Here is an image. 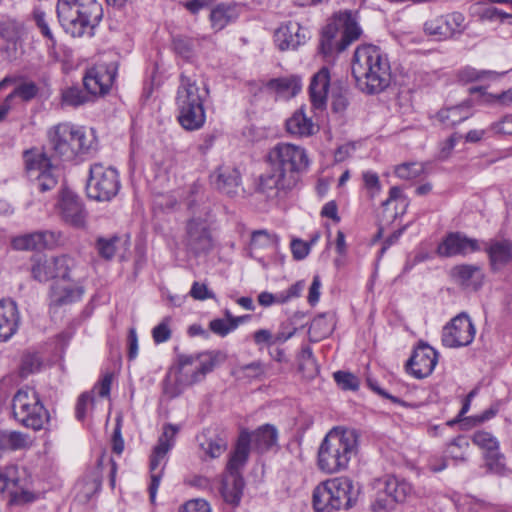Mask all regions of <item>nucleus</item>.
<instances>
[{
	"label": "nucleus",
	"instance_id": "f257e3e1",
	"mask_svg": "<svg viewBox=\"0 0 512 512\" xmlns=\"http://www.w3.org/2000/svg\"><path fill=\"white\" fill-rule=\"evenodd\" d=\"M263 165L266 169L258 180V196L275 201L296 186L297 173L308 167L309 160L304 148L282 142L269 149Z\"/></svg>",
	"mask_w": 512,
	"mask_h": 512
},
{
	"label": "nucleus",
	"instance_id": "f03ea898",
	"mask_svg": "<svg viewBox=\"0 0 512 512\" xmlns=\"http://www.w3.org/2000/svg\"><path fill=\"white\" fill-rule=\"evenodd\" d=\"M351 68L358 86L369 94L382 92L391 83L390 61L378 46H358L354 51Z\"/></svg>",
	"mask_w": 512,
	"mask_h": 512
},
{
	"label": "nucleus",
	"instance_id": "7ed1b4c3",
	"mask_svg": "<svg viewBox=\"0 0 512 512\" xmlns=\"http://www.w3.org/2000/svg\"><path fill=\"white\" fill-rule=\"evenodd\" d=\"M358 434L353 429L332 428L321 442L317 467L326 474H334L347 468L351 458L357 452Z\"/></svg>",
	"mask_w": 512,
	"mask_h": 512
},
{
	"label": "nucleus",
	"instance_id": "20e7f679",
	"mask_svg": "<svg viewBox=\"0 0 512 512\" xmlns=\"http://www.w3.org/2000/svg\"><path fill=\"white\" fill-rule=\"evenodd\" d=\"M57 15L72 37H92L103 18V8L96 0H58Z\"/></svg>",
	"mask_w": 512,
	"mask_h": 512
},
{
	"label": "nucleus",
	"instance_id": "39448f33",
	"mask_svg": "<svg viewBox=\"0 0 512 512\" xmlns=\"http://www.w3.org/2000/svg\"><path fill=\"white\" fill-rule=\"evenodd\" d=\"M209 95L206 85L200 87L196 81L184 74L180 76V85L176 95L178 121L187 131L199 130L206 121L204 102Z\"/></svg>",
	"mask_w": 512,
	"mask_h": 512
},
{
	"label": "nucleus",
	"instance_id": "423d86ee",
	"mask_svg": "<svg viewBox=\"0 0 512 512\" xmlns=\"http://www.w3.org/2000/svg\"><path fill=\"white\" fill-rule=\"evenodd\" d=\"M359 488L348 477H335L319 483L313 490L312 503L316 512H332L352 508Z\"/></svg>",
	"mask_w": 512,
	"mask_h": 512
},
{
	"label": "nucleus",
	"instance_id": "0eeeda50",
	"mask_svg": "<svg viewBox=\"0 0 512 512\" xmlns=\"http://www.w3.org/2000/svg\"><path fill=\"white\" fill-rule=\"evenodd\" d=\"M224 359L221 352H209L196 357L181 356L175 373V386H171L168 379L164 385V393L171 398L178 396L186 387L202 381Z\"/></svg>",
	"mask_w": 512,
	"mask_h": 512
},
{
	"label": "nucleus",
	"instance_id": "6e6552de",
	"mask_svg": "<svg viewBox=\"0 0 512 512\" xmlns=\"http://www.w3.org/2000/svg\"><path fill=\"white\" fill-rule=\"evenodd\" d=\"M48 139L54 153L65 160L89 151L95 141L92 132L87 134L83 127L69 122L59 123L50 128Z\"/></svg>",
	"mask_w": 512,
	"mask_h": 512
},
{
	"label": "nucleus",
	"instance_id": "1a4fd4ad",
	"mask_svg": "<svg viewBox=\"0 0 512 512\" xmlns=\"http://www.w3.org/2000/svg\"><path fill=\"white\" fill-rule=\"evenodd\" d=\"M362 35L355 15L350 11L340 12L328 23L321 35L320 50L323 55L330 56L344 51L352 42Z\"/></svg>",
	"mask_w": 512,
	"mask_h": 512
},
{
	"label": "nucleus",
	"instance_id": "9d476101",
	"mask_svg": "<svg viewBox=\"0 0 512 512\" xmlns=\"http://www.w3.org/2000/svg\"><path fill=\"white\" fill-rule=\"evenodd\" d=\"M250 434L241 431L236 447L226 465V472L222 479L221 494L225 502L237 505L240 502L244 481L241 470L244 468L250 452Z\"/></svg>",
	"mask_w": 512,
	"mask_h": 512
},
{
	"label": "nucleus",
	"instance_id": "9b49d317",
	"mask_svg": "<svg viewBox=\"0 0 512 512\" xmlns=\"http://www.w3.org/2000/svg\"><path fill=\"white\" fill-rule=\"evenodd\" d=\"M11 409L18 424L33 431L44 429L50 420L49 412L41 402L39 394L30 387L21 388L14 394Z\"/></svg>",
	"mask_w": 512,
	"mask_h": 512
},
{
	"label": "nucleus",
	"instance_id": "f8f14e48",
	"mask_svg": "<svg viewBox=\"0 0 512 512\" xmlns=\"http://www.w3.org/2000/svg\"><path fill=\"white\" fill-rule=\"evenodd\" d=\"M120 187L119 174L115 168L103 163H94L90 166L86 184L89 198L99 202L110 201L118 194Z\"/></svg>",
	"mask_w": 512,
	"mask_h": 512
},
{
	"label": "nucleus",
	"instance_id": "ddd939ff",
	"mask_svg": "<svg viewBox=\"0 0 512 512\" xmlns=\"http://www.w3.org/2000/svg\"><path fill=\"white\" fill-rule=\"evenodd\" d=\"M26 471L16 465L0 468V492L9 494V504L21 506L32 503L37 495L30 490Z\"/></svg>",
	"mask_w": 512,
	"mask_h": 512
},
{
	"label": "nucleus",
	"instance_id": "4468645a",
	"mask_svg": "<svg viewBox=\"0 0 512 512\" xmlns=\"http://www.w3.org/2000/svg\"><path fill=\"white\" fill-rule=\"evenodd\" d=\"M178 431L179 429L177 426L173 424H166L163 427V431L158 439L157 445L153 449L150 460L151 484L149 486V493L151 500H154L156 496L157 489L163 475L167 453L174 446L175 437Z\"/></svg>",
	"mask_w": 512,
	"mask_h": 512
},
{
	"label": "nucleus",
	"instance_id": "2eb2a0df",
	"mask_svg": "<svg viewBox=\"0 0 512 512\" xmlns=\"http://www.w3.org/2000/svg\"><path fill=\"white\" fill-rule=\"evenodd\" d=\"M25 162L29 177L35 181L41 192L49 191L57 185L56 168L45 153L26 152Z\"/></svg>",
	"mask_w": 512,
	"mask_h": 512
},
{
	"label": "nucleus",
	"instance_id": "dca6fc26",
	"mask_svg": "<svg viewBox=\"0 0 512 512\" xmlns=\"http://www.w3.org/2000/svg\"><path fill=\"white\" fill-rule=\"evenodd\" d=\"M476 328L466 313H460L442 329L441 341L447 348L468 346L474 340Z\"/></svg>",
	"mask_w": 512,
	"mask_h": 512
},
{
	"label": "nucleus",
	"instance_id": "f3484780",
	"mask_svg": "<svg viewBox=\"0 0 512 512\" xmlns=\"http://www.w3.org/2000/svg\"><path fill=\"white\" fill-rule=\"evenodd\" d=\"M465 17L459 12L439 15L426 20L423 24L425 35L438 41L453 38L465 29Z\"/></svg>",
	"mask_w": 512,
	"mask_h": 512
},
{
	"label": "nucleus",
	"instance_id": "a211bd4d",
	"mask_svg": "<svg viewBox=\"0 0 512 512\" xmlns=\"http://www.w3.org/2000/svg\"><path fill=\"white\" fill-rule=\"evenodd\" d=\"M56 209L66 223L78 228L85 225L87 213L82 200L74 192L67 189L62 190Z\"/></svg>",
	"mask_w": 512,
	"mask_h": 512
},
{
	"label": "nucleus",
	"instance_id": "6ab92c4d",
	"mask_svg": "<svg viewBox=\"0 0 512 512\" xmlns=\"http://www.w3.org/2000/svg\"><path fill=\"white\" fill-rule=\"evenodd\" d=\"M115 77L116 67L113 64H97L86 72L83 84L91 97L100 96L110 90Z\"/></svg>",
	"mask_w": 512,
	"mask_h": 512
},
{
	"label": "nucleus",
	"instance_id": "aec40b11",
	"mask_svg": "<svg viewBox=\"0 0 512 512\" xmlns=\"http://www.w3.org/2000/svg\"><path fill=\"white\" fill-rule=\"evenodd\" d=\"M438 362L437 351L425 343H420L407 361V372L415 378L429 376Z\"/></svg>",
	"mask_w": 512,
	"mask_h": 512
},
{
	"label": "nucleus",
	"instance_id": "412c9836",
	"mask_svg": "<svg viewBox=\"0 0 512 512\" xmlns=\"http://www.w3.org/2000/svg\"><path fill=\"white\" fill-rule=\"evenodd\" d=\"M185 245L194 255L208 252L213 245L207 223L200 218L188 221L186 227Z\"/></svg>",
	"mask_w": 512,
	"mask_h": 512
},
{
	"label": "nucleus",
	"instance_id": "4be33fe9",
	"mask_svg": "<svg viewBox=\"0 0 512 512\" xmlns=\"http://www.w3.org/2000/svg\"><path fill=\"white\" fill-rule=\"evenodd\" d=\"M307 38V29L295 21L282 24L274 33V42L281 51L297 49Z\"/></svg>",
	"mask_w": 512,
	"mask_h": 512
},
{
	"label": "nucleus",
	"instance_id": "5701e85b",
	"mask_svg": "<svg viewBox=\"0 0 512 512\" xmlns=\"http://www.w3.org/2000/svg\"><path fill=\"white\" fill-rule=\"evenodd\" d=\"M479 249L480 246L476 239L468 238L459 232H453L449 233L438 245L437 253L443 257L465 256Z\"/></svg>",
	"mask_w": 512,
	"mask_h": 512
},
{
	"label": "nucleus",
	"instance_id": "b1692460",
	"mask_svg": "<svg viewBox=\"0 0 512 512\" xmlns=\"http://www.w3.org/2000/svg\"><path fill=\"white\" fill-rule=\"evenodd\" d=\"M262 87L274 93L277 98L290 99L296 96L302 87L301 79L298 76L274 78L267 81L262 80Z\"/></svg>",
	"mask_w": 512,
	"mask_h": 512
},
{
	"label": "nucleus",
	"instance_id": "393cba45",
	"mask_svg": "<svg viewBox=\"0 0 512 512\" xmlns=\"http://www.w3.org/2000/svg\"><path fill=\"white\" fill-rule=\"evenodd\" d=\"M19 315L17 306L13 301H0V341L9 340L17 331Z\"/></svg>",
	"mask_w": 512,
	"mask_h": 512
},
{
	"label": "nucleus",
	"instance_id": "a878e982",
	"mask_svg": "<svg viewBox=\"0 0 512 512\" xmlns=\"http://www.w3.org/2000/svg\"><path fill=\"white\" fill-rule=\"evenodd\" d=\"M472 441L475 445L486 450V459L489 468L500 472L503 468V464L500 462L502 455H500L498 451L499 444L496 438L488 432L478 431L473 435Z\"/></svg>",
	"mask_w": 512,
	"mask_h": 512
},
{
	"label": "nucleus",
	"instance_id": "bb28decb",
	"mask_svg": "<svg viewBox=\"0 0 512 512\" xmlns=\"http://www.w3.org/2000/svg\"><path fill=\"white\" fill-rule=\"evenodd\" d=\"M330 74L327 68L320 69L313 77L309 86L312 106L315 109H323L326 106Z\"/></svg>",
	"mask_w": 512,
	"mask_h": 512
},
{
	"label": "nucleus",
	"instance_id": "cd10ccee",
	"mask_svg": "<svg viewBox=\"0 0 512 512\" xmlns=\"http://www.w3.org/2000/svg\"><path fill=\"white\" fill-rule=\"evenodd\" d=\"M294 332L295 329L289 332L278 331L272 334L269 330H258V344H265L271 357L280 362L284 357V351L279 346L290 339Z\"/></svg>",
	"mask_w": 512,
	"mask_h": 512
},
{
	"label": "nucleus",
	"instance_id": "c85d7f7f",
	"mask_svg": "<svg viewBox=\"0 0 512 512\" xmlns=\"http://www.w3.org/2000/svg\"><path fill=\"white\" fill-rule=\"evenodd\" d=\"M472 116L471 101H464L458 105L446 107L438 111L436 118L446 127H452Z\"/></svg>",
	"mask_w": 512,
	"mask_h": 512
},
{
	"label": "nucleus",
	"instance_id": "c756f323",
	"mask_svg": "<svg viewBox=\"0 0 512 512\" xmlns=\"http://www.w3.org/2000/svg\"><path fill=\"white\" fill-rule=\"evenodd\" d=\"M279 430L272 424L258 427V457L266 454H276L280 450Z\"/></svg>",
	"mask_w": 512,
	"mask_h": 512
},
{
	"label": "nucleus",
	"instance_id": "7c9ffc66",
	"mask_svg": "<svg viewBox=\"0 0 512 512\" xmlns=\"http://www.w3.org/2000/svg\"><path fill=\"white\" fill-rule=\"evenodd\" d=\"M455 282L465 287L477 289L482 284L483 273L479 266L462 264L454 266L450 272Z\"/></svg>",
	"mask_w": 512,
	"mask_h": 512
},
{
	"label": "nucleus",
	"instance_id": "2f4dec72",
	"mask_svg": "<svg viewBox=\"0 0 512 512\" xmlns=\"http://www.w3.org/2000/svg\"><path fill=\"white\" fill-rule=\"evenodd\" d=\"M287 132L300 137L313 135L317 131V126L313 120L308 117L301 108L293 113L286 121Z\"/></svg>",
	"mask_w": 512,
	"mask_h": 512
},
{
	"label": "nucleus",
	"instance_id": "473e14b6",
	"mask_svg": "<svg viewBox=\"0 0 512 512\" xmlns=\"http://www.w3.org/2000/svg\"><path fill=\"white\" fill-rule=\"evenodd\" d=\"M211 179L215 187L227 195L234 194L239 185V173L230 167H220L211 175Z\"/></svg>",
	"mask_w": 512,
	"mask_h": 512
},
{
	"label": "nucleus",
	"instance_id": "72a5a7b5",
	"mask_svg": "<svg viewBox=\"0 0 512 512\" xmlns=\"http://www.w3.org/2000/svg\"><path fill=\"white\" fill-rule=\"evenodd\" d=\"M380 484L387 492L393 503L403 502L412 493V486L404 479L395 476H385L380 479Z\"/></svg>",
	"mask_w": 512,
	"mask_h": 512
},
{
	"label": "nucleus",
	"instance_id": "f704fd0d",
	"mask_svg": "<svg viewBox=\"0 0 512 512\" xmlns=\"http://www.w3.org/2000/svg\"><path fill=\"white\" fill-rule=\"evenodd\" d=\"M238 15L235 5L219 4L210 13L211 26L214 30L220 31L229 23L235 21Z\"/></svg>",
	"mask_w": 512,
	"mask_h": 512
},
{
	"label": "nucleus",
	"instance_id": "c9c22d12",
	"mask_svg": "<svg viewBox=\"0 0 512 512\" xmlns=\"http://www.w3.org/2000/svg\"><path fill=\"white\" fill-rule=\"evenodd\" d=\"M83 292L81 287L71 284L60 285L56 283L51 289V300L56 305H65L79 300Z\"/></svg>",
	"mask_w": 512,
	"mask_h": 512
},
{
	"label": "nucleus",
	"instance_id": "e433bc0d",
	"mask_svg": "<svg viewBox=\"0 0 512 512\" xmlns=\"http://www.w3.org/2000/svg\"><path fill=\"white\" fill-rule=\"evenodd\" d=\"M31 274L38 282H47L54 279V270L51 257L46 255H34L31 258Z\"/></svg>",
	"mask_w": 512,
	"mask_h": 512
},
{
	"label": "nucleus",
	"instance_id": "4c0bfd02",
	"mask_svg": "<svg viewBox=\"0 0 512 512\" xmlns=\"http://www.w3.org/2000/svg\"><path fill=\"white\" fill-rule=\"evenodd\" d=\"M32 440L26 433L20 431H0V447L9 450H21L30 447Z\"/></svg>",
	"mask_w": 512,
	"mask_h": 512
},
{
	"label": "nucleus",
	"instance_id": "58836bf2",
	"mask_svg": "<svg viewBox=\"0 0 512 512\" xmlns=\"http://www.w3.org/2000/svg\"><path fill=\"white\" fill-rule=\"evenodd\" d=\"M225 316V319L217 318L213 319L209 323L210 330L222 337L236 329L239 324L244 323L251 318L249 315L233 317L228 310L225 311Z\"/></svg>",
	"mask_w": 512,
	"mask_h": 512
},
{
	"label": "nucleus",
	"instance_id": "ea45409f",
	"mask_svg": "<svg viewBox=\"0 0 512 512\" xmlns=\"http://www.w3.org/2000/svg\"><path fill=\"white\" fill-rule=\"evenodd\" d=\"M334 323L331 316L321 314L316 316L309 327V337L311 341L318 342L332 333Z\"/></svg>",
	"mask_w": 512,
	"mask_h": 512
},
{
	"label": "nucleus",
	"instance_id": "a19ab883",
	"mask_svg": "<svg viewBox=\"0 0 512 512\" xmlns=\"http://www.w3.org/2000/svg\"><path fill=\"white\" fill-rule=\"evenodd\" d=\"M488 254L492 266L495 269L499 268L509 262L511 259V244L508 241L493 242L488 248Z\"/></svg>",
	"mask_w": 512,
	"mask_h": 512
},
{
	"label": "nucleus",
	"instance_id": "79ce46f5",
	"mask_svg": "<svg viewBox=\"0 0 512 512\" xmlns=\"http://www.w3.org/2000/svg\"><path fill=\"white\" fill-rule=\"evenodd\" d=\"M92 100L91 95L86 91L84 92L78 86H71L64 88L61 91V105L78 107Z\"/></svg>",
	"mask_w": 512,
	"mask_h": 512
},
{
	"label": "nucleus",
	"instance_id": "37998d69",
	"mask_svg": "<svg viewBox=\"0 0 512 512\" xmlns=\"http://www.w3.org/2000/svg\"><path fill=\"white\" fill-rule=\"evenodd\" d=\"M54 270V278L62 280L70 279V271L76 267V260L66 254L51 256Z\"/></svg>",
	"mask_w": 512,
	"mask_h": 512
},
{
	"label": "nucleus",
	"instance_id": "c03bdc74",
	"mask_svg": "<svg viewBox=\"0 0 512 512\" xmlns=\"http://www.w3.org/2000/svg\"><path fill=\"white\" fill-rule=\"evenodd\" d=\"M200 445L206 455L210 458H217L226 451L228 440L224 435H215L206 439Z\"/></svg>",
	"mask_w": 512,
	"mask_h": 512
},
{
	"label": "nucleus",
	"instance_id": "a18cd8bd",
	"mask_svg": "<svg viewBox=\"0 0 512 512\" xmlns=\"http://www.w3.org/2000/svg\"><path fill=\"white\" fill-rule=\"evenodd\" d=\"M374 488L376 489V493L374 495V500L371 504V508L374 512H383L393 507L394 503L390 497V495L384 491L383 487L380 484V479H377L374 482Z\"/></svg>",
	"mask_w": 512,
	"mask_h": 512
},
{
	"label": "nucleus",
	"instance_id": "49530a36",
	"mask_svg": "<svg viewBox=\"0 0 512 512\" xmlns=\"http://www.w3.org/2000/svg\"><path fill=\"white\" fill-rule=\"evenodd\" d=\"M424 165L419 162H405L395 167V175L403 180H412L424 173Z\"/></svg>",
	"mask_w": 512,
	"mask_h": 512
},
{
	"label": "nucleus",
	"instance_id": "de8ad7c7",
	"mask_svg": "<svg viewBox=\"0 0 512 512\" xmlns=\"http://www.w3.org/2000/svg\"><path fill=\"white\" fill-rule=\"evenodd\" d=\"M11 244L15 250L19 251L40 249V241L37 231L14 237Z\"/></svg>",
	"mask_w": 512,
	"mask_h": 512
},
{
	"label": "nucleus",
	"instance_id": "09e8293b",
	"mask_svg": "<svg viewBox=\"0 0 512 512\" xmlns=\"http://www.w3.org/2000/svg\"><path fill=\"white\" fill-rule=\"evenodd\" d=\"M500 76L499 73L491 70H477L472 67L463 69L460 73V78L465 82H473L484 79L494 80Z\"/></svg>",
	"mask_w": 512,
	"mask_h": 512
},
{
	"label": "nucleus",
	"instance_id": "8fccbe9b",
	"mask_svg": "<svg viewBox=\"0 0 512 512\" xmlns=\"http://www.w3.org/2000/svg\"><path fill=\"white\" fill-rule=\"evenodd\" d=\"M41 359L36 353H25L22 356L19 372L21 377L25 378L28 375L39 371L41 367Z\"/></svg>",
	"mask_w": 512,
	"mask_h": 512
},
{
	"label": "nucleus",
	"instance_id": "3c124183",
	"mask_svg": "<svg viewBox=\"0 0 512 512\" xmlns=\"http://www.w3.org/2000/svg\"><path fill=\"white\" fill-rule=\"evenodd\" d=\"M173 48L184 59H190L194 55L195 43L192 38L176 36L173 39Z\"/></svg>",
	"mask_w": 512,
	"mask_h": 512
},
{
	"label": "nucleus",
	"instance_id": "603ef678",
	"mask_svg": "<svg viewBox=\"0 0 512 512\" xmlns=\"http://www.w3.org/2000/svg\"><path fill=\"white\" fill-rule=\"evenodd\" d=\"M38 92L37 86L32 82L23 83L17 86L13 92L7 95L6 100L10 103L14 97H20L24 101L33 99Z\"/></svg>",
	"mask_w": 512,
	"mask_h": 512
},
{
	"label": "nucleus",
	"instance_id": "864d4df0",
	"mask_svg": "<svg viewBox=\"0 0 512 512\" xmlns=\"http://www.w3.org/2000/svg\"><path fill=\"white\" fill-rule=\"evenodd\" d=\"M362 179L365 189L371 198L377 196L381 191V183L376 172L367 170L362 173Z\"/></svg>",
	"mask_w": 512,
	"mask_h": 512
},
{
	"label": "nucleus",
	"instance_id": "5fc2aeb1",
	"mask_svg": "<svg viewBox=\"0 0 512 512\" xmlns=\"http://www.w3.org/2000/svg\"><path fill=\"white\" fill-rule=\"evenodd\" d=\"M334 380L344 390H356L359 387L358 378L349 372L337 371L333 374Z\"/></svg>",
	"mask_w": 512,
	"mask_h": 512
},
{
	"label": "nucleus",
	"instance_id": "6e6d98bb",
	"mask_svg": "<svg viewBox=\"0 0 512 512\" xmlns=\"http://www.w3.org/2000/svg\"><path fill=\"white\" fill-rule=\"evenodd\" d=\"M171 319L169 317H165L157 326H155L152 330V337L155 343H163L170 339L171 337V329H170Z\"/></svg>",
	"mask_w": 512,
	"mask_h": 512
},
{
	"label": "nucleus",
	"instance_id": "4d7b16f0",
	"mask_svg": "<svg viewBox=\"0 0 512 512\" xmlns=\"http://www.w3.org/2000/svg\"><path fill=\"white\" fill-rule=\"evenodd\" d=\"M468 445L464 437H457L448 446L447 453L453 459L465 460L463 449H466Z\"/></svg>",
	"mask_w": 512,
	"mask_h": 512
},
{
	"label": "nucleus",
	"instance_id": "13d9d810",
	"mask_svg": "<svg viewBox=\"0 0 512 512\" xmlns=\"http://www.w3.org/2000/svg\"><path fill=\"white\" fill-rule=\"evenodd\" d=\"M118 241L117 237L112 239L100 238L97 241V249L99 254L105 259H111L116 252L115 243Z\"/></svg>",
	"mask_w": 512,
	"mask_h": 512
},
{
	"label": "nucleus",
	"instance_id": "bf43d9fd",
	"mask_svg": "<svg viewBox=\"0 0 512 512\" xmlns=\"http://www.w3.org/2000/svg\"><path fill=\"white\" fill-rule=\"evenodd\" d=\"M40 241V249L51 248L58 244L62 234L57 231H37Z\"/></svg>",
	"mask_w": 512,
	"mask_h": 512
},
{
	"label": "nucleus",
	"instance_id": "052dcab7",
	"mask_svg": "<svg viewBox=\"0 0 512 512\" xmlns=\"http://www.w3.org/2000/svg\"><path fill=\"white\" fill-rule=\"evenodd\" d=\"M179 512H211L210 505L203 499H193L187 501Z\"/></svg>",
	"mask_w": 512,
	"mask_h": 512
},
{
	"label": "nucleus",
	"instance_id": "680f3d73",
	"mask_svg": "<svg viewBox=\"0 0 512 512\" xmlns=\"http://www.w3.org/2000/svg\"><path fill=\"white\" fill-rule=\"evenodd\" d=\"M33 18L42 34L49 40H53V35L46 19V13L42 9L36 8L33 12Z\"/></svg>",
	"mask_w": 512,
	"mask_h": 512
},
{
	"label": "nucleus",
	"instance_id": "e2e57ef3",
	"mask_svg": "<svg viewBox=\"0 0 512 512\" xmlns=\"http://www.w3.org/2000/svg\"><path fill=\"white\" fill-rule=\"evenodd\" d=\"M93 403V396L89 392L82 393L76 404V417L83 420L86 416L87 408Z\"/></svg>",
	"mask_w": 512,
	"mask_h": 512
},
{
	"label": "nucleus",
	"instance_id": "0e129e2a",
	"mask_svg": "<svg viewBox=\"0 0 512 512\" xmlns=\"http://www.w3.org/2000/svg\"><path fill=\"white\" fill-rule=\"evenodd\" d=\"M490 129L496 134L512 135V115L504 116L500 121L493 123Z\"/></svg>",
	"mask_w": 512,
	"mask_h": 512
},
{
	"label": "nucleus",
	"instance_id": "69168bd1",
	"mask_svg": "<svg viewBox=\"0 0 512 512\" xmlns=\"http://www.w3.org/2000/svg\"><path fill=\"white\" fill-rule=\"evenodd\" d=\"M112 374H105L102 379L95 384L93 390L90 392H97L100 397H109L111 385H112Z\"/></svg>",
	"mask_w": 512,
	"mask_h": 512
},
{
	"label": "nucleus",
	"instance_id": "338daca9",
	"mask_svg": "<svg viewBox=\"0 0 512 512\" xmlns=\"http://www.w3.org/2000/svg\"><path fill=\"white\" fill-rule=\"evenodd\" d=\"M278 245V237L267 230H258V246L272 248L275 250Z\"/></svg>",
	"mask_w": 512,
	"mask_h": 512
},
{
	"label": "nucleus",
	"instance_id": "774afa93",
	"mask_svg": "<svg viewBox=\"0 0 512 512\" xmlns=\"http://www.w3.org/2000/svg\"><path fill=\"white\" fill-rule=\"evenodd\" d=\"M190 295L196 300H205L213 298L212 292L207 288L205 284L194 282L190 290Z\"/></svg>",
	"mask_w": 512,
	"mask_h": 512
}]
</instances>
